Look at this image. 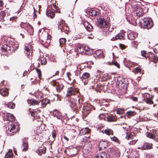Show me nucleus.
Returning <instances> with one entry per match:
<instances>
[{
    "mask_svg": "<svg viewBox=\"0 0 158 158\" xmlns=\"http://www.w3.org/2000/svg\"><path fill=\"white\" fill-rule=\"evenodd\" d=\"M78 90L74 87L68 88L67 91L66 96L73 95H76V93L78 95L74 98L70 97L68 98V104L73 113L76 114L79 113L83 105V96L78 94Z\"/></svg>",
    "mask_w": 158,
    "mask_h": 158,
    "instance_id": "1",
    "label": "nucleus"
},
{
    "mask_svg": "<svg viewBox=\"0 0 158 158\" xmlns=\"http://www.w3.org/2000/svg\"><path fill=\"white\" fill-rule=\"evenodd\" d=\"M18 47V44L13 41L10 42L8 44H5L1 47V54L2 55H5L7 56L11 54V48L13 51H15Z\"/></svg>",
    "mask_w": 158,
    "mask_h": 158,
    "instance_id": "2",
    "label": "nucleus"
},
{
    "mask_svg": "<svg viewBox=\"0 0 158 158\" xmlns=\"http://www.w3.org/2000/svg\"><path fill=\"white\" fill-rule=\"evenodd\" d=\"M141 27L148 29L151 28L153 26V22L151 18H144L139 22Z\"/></svg>",
    "mask_w": 158,
    "mask_h": 158,
    "instance_id": "3",
    "label": "nucleus"
},
{
    "mask_svg": "<svg viewBox=\"0 0 158 158\" xmlns=\"http://www.w3.org/2000/svg\"><path fill=\"white\" fill-rule=\"evenodd\" d=\"M20 26L21 28L26 30L29 34L31 35L33 33V27L29 23L21 22Z\"/></svg>",
    "mask_w": 158,
    "mask_h": 158,
    "instance_id": "4",
    "label": "nucleus"
},
{
    "mask_svg": "<svg viewBox=\"0 0 158 158\" xmlns=\"http://www.w3.org/2000/svg\"><path fill=\"white\" fill-rule=\"evenodd\" d=\"M58 28L60 29L62 32H66L69 31V28L67 27L65 24V22L62 19H61L58 24Z\"/></svg>",
    "mask_w": 158,
    "mask_h": 158,
    "instance_id": "5",
    "label": "nucleus"
},
{
    "mask_svg": "<svg viewBox=\"0 0 158 158\" xmlns=\"http://www.w3.org/2000/svg\"><path fill=\"white\" fill-rule=\"evenodd\" d=\"M98 22V27L101 28H107L108 27L107 21L104 18L99 19Z\"/></svg>",
    "mask_w": 158,
    "mask_h": 158,
    "instance_id": "6",
    "label": "nucleus"
},
{
    "mask_svg": "<svg viewBox=\"0 0 158 158\" xmlns=\"http://www.w3.org/2000/svg\"><path fill=\"white\" fill-rule=\"evenodd\" d=\"M90 76V74L87 72L84 73L81 76L80 78L81 79L84 85H86L88 83Z\"/></svg>",
    "mask_w": 158,
    "mask_h": 158,
    "instance_id": "7",
    "label": "nucleus"
},
{
    "mask_svg": "<svg viewBox=\"0 0 158 158\" xmlns=\"http://www.w3.org/2000/svg\"><path fill=\"white\" fill-rule=\"evenodd\" d=\"M52 114L54 117H56L58 119L60 120L63 123L64 118L61 114V113L56 110H54L52 111Z\"/></svg>",
    "mask_w": 158,
    "mask_h": 158,
    "instance_id": "8",
    "label": "nucleus"
},
{
    "mask_svg": "<svg viewBox=\"0 0 158 158\" xmlns=\"http://www.w3.org/2000/svg\"><path fill=\"white\" fill-rule=\"evenodd\" d=\"M121 32L117 34L114 37H113L111 40L114 41L117 39H125L124 35L125 31L123 30L121 31Z\"/></svg>",
    "mask_w": 158,
    "mask_h": 158,
    "instance_id": "9",
    "label": "nucleus"
},
{
    "mask_svg": "<svg viewBox=\"0 0 158 158\" xmlns=\"http://www.w3.org/2000/svg\"><path fill=\"white\" fill-rule=\"evenodd\" d=\"M90 106L89 105H84L82 111V115L86 116L90 112Z\"/></svg>",
    "mask_w": 158,
    "mask_h": 158,
    "instance_id": "10",
    "label": "nucleus"
},
{
    "mask_svg": "<svg viewBox=\"0 0 158 158\" xmlns=\"http://www.w3.org/2000/svg\"><path fill=\"white\" fill-rule=\"evenodd\" d=\"M94 56L95 57L103 58L104 57L103 51L100 49L97 50L94 52Z\"/></svg>",
    "mask_w": 158,
    "mask_h": 158,
    "instance_id": "11",
    "label": "nucleus"
},
{
    "mask_svg": "<svg viewBox=\"0 0 158 158\" xmlns=\"http://www.w3.org/2000/svg\"><path fill=\"white\" fill-rule=\"evenodd\" d=\"M137 33L134 32H131L129 31L127 32V37L128 39L130 40L135 39L137 37Z\"/></svg>",
    "mask_w": 158,
    "mask_h": 158,
    "instance_id": "12",
    "label": "nucleus"
},
{
    "mask_svg": "<svg viewBox=\"0 0 158 158\" xmlns=\"http://www.w3.org/2000/svg\"><path fill=\"white\" fill-rule=\"evenodd\" d=\"M87 13L90 16L96 17L99 15V12L95 10L90 9L88 10L87 11Z\"/></svg>",
    "mask_w": 158,
    "mask_h": 158,
    "instance_id": "13",
    "label": "nucleus"
},
{
    "mask_svg": "<svg viewBox=\"0 0 158 158\" xmlns=\"http://www.w3.org/2000/svg\"><path fill=\"white\" fill-rule=\"evenodd\" d=\"M83 24L87 31L91 32L93 30V26L88 22L86 21L84 22Z\"/></svg>",
    "mask_w": 158,
    "mask_h": 158,
    "instance_id": "14",
    "label": "nucleus"
},
{
    "mask_svg": "<svg viewBox=\"0 0 158 158\" xmlns=\"http://www.w3.org/2000/svg\"><path fill=\"white\" fill-rule=\"evenodd\" d=\"M27 140V138H25L23 139L22 146H21L22 148H23L22 150V151H26L28 149V146Z\"/></svg>",
    "mask_w": 158,
    "mask_h": 158,
    "instance_id": "15",
    "label": "nucleus"
},
{
    "mask_svg": "<svg viewBox=\"0 0 158 158\" xmlns=\"http://www.w3.org/2000/svg\"><path fill=\"white\" fill-rule=\"evenodd\" d=\"M148 57L149 58L153 59V62L155 63H156L158 62V58L157 56L151 52H149V55H148Z\"/></svg>",
    "mask_w": 158,
    "mask_h": 158,
    "instance_id": "16",
    "label": "nucleus"
},
{
    "mask_svg": "<svg viewBox=\"0 0 158 158\" xmlns=\"http://www.w3.org/2000/svg\"><path fill=\"white\" fill-rule=\"evenodd\" d=\"M152 143H145L141 146V149L142 150L150 149L152 148Z\"/></svg>",
    "mask_w": 158,
    "mask_h": 158,
    "instance_id": "17",
    "label": "nucleus"
},
{
    "mask_svg": "<svg viewBox=\"0 0 158 158\" xmlns=\"http://www.w3.org/2000/svg\"><path fill=\"white\" fill-rule=\"evenodd\" d=\"M31 47L30 44H26L25 45V52L26 53L28 56L32 55V53L30 52V50L31 49Z\"/></svg>",
    "mask_w": 158,
    "mask_h": 158,
    "instance_id": "18",
    "label": "nucleus"
},
{
    "mask_svg": "<svg viewBox=\"0 0 158 158\" xmlns=\"http://www.w3.org/2000/svg\"><path fill=\"white\" fill-rule=\"evenodd\" d=\"M100 158H110V153L106 152H103L97 154Z\"/></svg>",
    "mask_w": 158,
    "mask_h": 158,
    "instance_id": "19",
    "label": "nucleus"
},
{
    "mask_svg": "<svg viewBox=\"0 0 158 158\" xmlns=\"http://www.w3.org/2000/svg\"><path fill=\"white\" fill-rule=\"evenodd\" d=\"M53 85L56 86V89L57 92H60L64 87L63 85L61 83H58L57 81H55L53 84Z\"/></svg>",
    "mask_w": 158,
    "mask_h": 158,
    "instance_id": "20",
    "label": "nucleus"
},
{
    "mask_svg": "<svg viewBox=\"0 0 158 158\" xmlns=\"http://www.w3.org/2000/svg\"><path fill=\"white\" fill-rule=\"evenodd\" d=\"M110 144V143L108 142L107 141H101L100 142L99 146H101V148H106Z\"/></svg>",
    "mask_w": 158,
    "mask_h": 158,
    "instance_id": "21",
    "label": "nucleus"
},
{
    "mask_svg": "<svg viewBox=\"0 0 158 158\" xmlns=\"http://www.w3.org/2000/svg\"><path fill=\"white\" fill-rule=\"evenodd\" d=\"M0 94L3 96H6L8 95V93L6 89L2 87L0 89Z\"/></svg>",
    "mask_w": 158,
    "mask_h": 158,
    "instance_id": "22",
    "label": "nucleus"
},
{
    "mask_svg": "<svg viewBox=\"0 0 158 158\" xmlns=\"http://www.w3.org/2000/svg\"><path fill=\"white\" fill-rule=\"evenodd\" d=\"M40 102L38 101H36V100L32 99H28L27 100V102L28 104H30L32 105H38L40 103Z\"/></svg>",
    "mask_w": 158,
    "mask_h": 158,
    "instance_id": "23",
    "label": "nucleus"
},
{
    "mask_svg": "<svg viewBox=\"0 0 158 158\" xmlns=\"http://www.w3.org/2000/svg\"><path fill=\"white\" fill-rule=\"evenodd\" d=\"M15 124H9L8 126V128H7V127H6V130L7 131V130L9 131L10 132L12 131V132H15V131H14L15 130Z\"/></svg>",
    "mask_w": 158,
    "mask_h": 158,
    "instance_id": "24",
    "label": "nucleus"
},
{
    "mask_svg": "<svg viewBox=\"0 0 158 158\" xmlns=\"http://www.w3.org/2000/svg\"><path fill=\"white\" fill-rule=\"evenodd\" d=\"M41 105L44 108L46 107L47 104L50 103V100L49 99L45 98L41 101Z\"/></svg>",
    "mask_w": 158,
    "mask_h": 158,
    "instance_id": "25",
    "label": "nucleus"
},
{
    "mask_svg": "<svg viewBox=\"0 0 158 158\" xmlns=\"http://www.w3.org/2000/svg\"><path fill=\"white\" fill-rule=\"evenodd\" d=\"M55 15V13L51 10L49 9L48 10H47L46 15L48 17H49L51 18H53Z\"/></svg>",
    "mask_w": 158,
    "mask_h": 158,
    "instance_id": "26",
    "label": "nucleus"
},
{
    "mask_svg": "<svg viewBox=\"0 0 158 158\" xmlns=\"http://www.w3.org/2000/svg\"><path fill=\"white\" fill-rule=\"evenodd\" d=\"M142 11L143 10L142 8L138 9L135 11V15L138 17H141L143 15Z\"/></svg>",
    "mask_w": 158,
    "mask_h": 158,
    "instance_id": "27",
    "label": "nucleus"
},
{
    "mask_svg": "<svg viewBox=\"0 0 158 158\" xmlns=\"http://www.w3.org/2000/svg\"><path fill=\"white\" fill-rule=\"evenodd\" d=\"M107 119L109 122H114L116 121L115 117L113 115H110L107 117Z\"/></svg>",
    "mask_w": 158,
    "mask_h": 158,
    "instance_id": "28",
    "label": "nucleus"
},
{
    "mask_svg": "<svg viewBox=\"0 0 158 158\" xmlns=\"http://www.w3.org/2000/svg\"><path fill=\"white\" fill-rule=\"evenodd\" d=\"M46 152V149L45 148H43L42 149H39L36 151V152L37 153L38 155L40 156H41L42 154H44Z\"/></svg>",
    "mask_w": 158,
    "mask_h": 158,
    "instance_id": "29",
    "label": "nucleus"
},
{
    "mask_svg": "<svg viewBox=\"0 0 158 158\" xmlns=\"http://www.w3.org/2000/svg\"><path fill=\"white\" fill-rule=\"evenodd\" d=\"M85 50L86 53L88 55H91L93 52V50L88 48V47L85 48Z\"/></svg>",
    "mask_w": 158,
    "mask_h": 158,
    "instance_id": "30",
    "label": "nucleus"
},
{
    "mask_svg": "<svg viewBox=\"0 0 158 158\" xmlns=\"http://www.w3.org/2000/svg\"><path fill=\"white\" fill-rule=\"evenodd\" d=\"M85 48L84 46H79L77 48V52L79 53L83 52L85 50Z\"/></svg>",
    "mask_w": 158,
    "mask_h": 158,
    "instance_id": "31",
    "label": "nucleus"
},
{
    "mask_svg": "<svg viewBox=\"0 0 158 158\" xmlns=\"http://www.w3.org/2000/svg\"><path fill=\"white\" fill-rule=\"evenodd\" d=\"M141 55L145 57L146 59H147V57L148 58V55H149V52L148 53H146V51L144 50L141 51Z\"/></svg>",
    "mask_w": 158,
    "mask_h": 158,
    "instance_id": "32",
    "label": "nucleus"
},
{
    "mask_svg": "<svg viewBox=\"0 0 158 158\" xmlns=\"http://www.w3.org/2000/svg\"><path fill=\"white\" fill-rule=\"evenodd\" d=\"M6 14L3 11H1L0 12V20H3Z\"/></svg>",
    "mask_w": 158,
    "mask_h": 158,
    "instance_id": "33",
    "label": "nucleus"
},
{
    "mask_svg": "<svg viewBox=\"0 0 158 158\" xmlns=\"http://www.w3.org/2000/svg\"><path fill=\"white\" fill-rule=\"evenodd\" d=\"M41 64L42 65H44L47 63V61L45 58H42L41 59Z\"/></svg>",
    "mask_w": 158,
    "mask_h": 158,
    "instance_id": "34",
    "label": "nucleus"
},
{
    "mask_svg": "<svg viewBox=\"0 0 158 158\" xmlns=\"http://www.w3.org/2000/svg\"><path fill=\"white\" fill-rule=\"evenodd\" d=\"M13 153L12 152H8L5 156V158H11L12 157Z\"/></svg>",
    "mask_w": 158,
    "mask_h": 158,
    "instance_id": "35",
    "label": "nucleus"
},
{
    "mask_svg": "<svg viewBox=\"0 0 158 158\" xmlns=\"http://www.w3.org/2000/svg\"><path fill=\"white\" fill-rule=\"evenodd\" d=\"M104 126V125L102 124H99L98 126V130L99 131L102 132L103 130H102V129L103 127Z\"/></svg>",
    "mask_w": 158,
    "mask_h": 158,
    "instance_id": "36",
    "label": "nucleus"
},
{
    "mask_svg": "<svg viewBox=\"0 0 158 158\" xmlns=\"http://www.w3.org/2000/svg\"><path fill=\"white\" fill-rule=\"evenodd\" d=\"M145 101L148 104H152L153 103V101L148 98H147Z\"/></svg>",
    "mask_w": 158,
    "mask_h": 158,
    "instance_id": "37",
    "label": "nucleus"
},
{
    "mask_svg": "<svg viewBox=\"0 0 158 158\" xmlns=\"http://www.w3.org/2000/svg\"><path fill=\"white\" fill-rule=\"evenodd\" d=\"M135 113L133 111H128L127 112V114L128 116H132L134 115Z\"/></svg>",
    "mask_w": 158,
    "mask_h": 158,
    "instance_id": "38",
    "label": "nucleus"
},
{
    "mask_svg": "<svg viewBox=\"0 0 158 158\" xmlns=\"http://www.w3.org/2000/svg\"><path fill=\"white\" fill-rule=\"evenodd\" d=\"M114 148H109L106 151L107 153H110V155L112 153V152L114 151Z\"/></svg>",
    "mask_w": 158,
    "mask_h": 158,
    "instance_id": "39",
    "label": "nucleus"
},
{
    "mask_svg": "<svg viewBox=\"0 0 158 158\" xmlns=\"http://www.w3.org/2000/svg\"><path fill=\"white\" fill-rule=\"evenodd\" d=\"M9 67L6 65H4L2 67L1 69L2 71H5L6 70H9Z\"/></svg>",
    "mask_w": 158,
    "mask_h": 158,
    "instance_id": "40",
    "label": "nucleus"
},
{
    "mask_svg": "<svg viewBox=\"0 0 158 158\" xmlns=\"http://www.w3.org/2000/svg\"><path fill=\"white\" fill-rule=\"evenodd\" d=\"M111 139L112 140L115 142H117L118 143H120V141L118 140V139L115 136L113 137Z\"/></svg>",
    "mask_w": 158,
    "mask_h": 158,
    "instance_id": "41",
    "label": "nucleus"
},
{
    "mask_svg": "<svg viewBox=\"0 0 158 158\" xmlns=\"http://www.w3.org/2000/svg\"><path fill=\"white\" fill-rule=\"evenodd\" d=\"M66 39L65 38H61L59 39V42L60 44H64L66 42Z\"/></svg>",
    "mask_w": 158,
    "mask_h": 158,
    "instance_id": "42",
    "label": "nucleus"
},
{
    "mask_svg": "<svg viewBox=\"0 0 158 158\" xmlns=\"http://www.w3.org/2000/svg\"><path fill=\"white\" fill-rule=\"evenodd\" d=\"M147 136L148 137L153 139H155L156 138L155 136L153 134L150 133L148 134Z\"/></svg>",
    "mask_w": 158,
    "mask_h": 158,
    "instance_id": "43",
    "label": "nucleus"
},
{
    "mask_svg": "<svg viewBox=\"0 0 158 158\" xmlns=\"http://www.w3.org/2000/svg\"><path fill=\"white\" fill-rule=\"evenodd\" d=\"M15 107V104L14 103H10L8 105V107L11 109H13Z\"/></svg>",
    "mask_w": 158,
    "mask_h": 158,
    "instance_id": "44",
    "label": "nucleus"
},
{
    "mask_svg": "<svg viewBox=\"0 0 158 158\" xmlns=\"http://www.w3.org/2000/svg\"><path fill=\"white\" fill-rule=\"evenodd\" d=\"M81 72L80 71H79L78 70H76L75 71V74L76 76H78L79 75V77L81 78Z\"/></svg>",
    "mask_w": 158,
    "mask_h": 158,
    "instance_id": "45",
    "label": "nucleus"
},
{
    "mask_svg": "<svg viewBox=\"0 0 158 158\" xmlns=\"http://www.w3.org/2000/svg\"><path fill=\"white\" fill-rule=\"evenodd\" d=\"M36 71L37 72V73L38 74V77L39 79H40V77H41V71L40 69H36Z\"/></svg>",
    "mask_w": 158,
    "mask_h": 158,
    "instance_id": "46",
    "label": "nucleus"
},
{
    "mask_svg": "<svg viewBox=\"0 0 158 158\" xmlns=\"http://www.w3.org/2000/svg\"><path fill=\"white\" fill-rule=\"evenodd\" d=\"M8 117H10V118L11 119L12 121H13L15 119V118L14 116L12 114H9L8 115Z\"/></svg>",
    "mask_w": 158,
    "mask_h": 158,
    "instance_id": "47",
    "label": "nucleus"
},
{
    "mask_svg": "<svg viewBox=\"0 0 158 158\" xmlns=\"http://www.w3.org/2000/svg\"><path fill=\"white\" fill-rule=\"evenodd\" d=\"M117 112L118 114H121L123 112V110L122 109H118Z\"/></svg>",
    "mask_w": 158,
    "mask_h": 158,
    "instance_id": "48",
    "label": "nucleus"
},
{
    "mask_svg": "<svg viewBox=\"0 0 158 158\" xmlns=\"http://www.w3.org/2000/svg\"><path fill=\"white\" fill-rule=\"evenodd\" d=\"M112 64L117 67L118 68H120L119 64L116 61H113L112 62Z\"/></svg>",
    "mask_w": 158,
    "mask_h": 158,
    "instance_id": "49",
    "label": "nucleus"
},
{
    "mask_svg": "<svg viewBox=\"0 0 158 158\" xmlns=\"http://www.w3.org/2000/svg\"><path fill=\"white\" fill-rule=\"evenodd\" d=\"M30 113L31 114V116L33 117H35V114L36 113V111H30Z\"/></svg>",
    "mask_w": 158,
    "mask_h": 158,
    "instance_id": "50",
    "label": "nucleus"
},
{
    "mask_svg": "<svg viewBox=\"0 0 158 158\" xmlns=\"http://www.w3.org/2000/svg\"><path fill=\"white\" fill-rule=\"evenodd\" d=\"M124 85L125 84L123 83V82L122 81H120L118 84V85L121 87H124Z\"/></svg>",
    "mask_w": 158,
    "mask_h": 158,
    "instance_id": "51",
    "label": "nucleus"
},
{
    "mask_svg": "<svg viewBox=\"0 0 158 158\" xmlns=\"http://www.w3.org/2000/svg\"><path fill=\"white\" fill-rule=\"evenodd\" d=\"M17 18V17L13 16V17L10 18V20L11 21H12V22H13L16 21Z\"/></svg>",
    "mask_w": 158,
    "mask_h": 158,
    "instance_id": "52",
    "label": "nucleus"
},
{
    "mask_svg": "<svg viewBox=\"0 0 158 158\" xmlns=\"http://www.w3.org/2000/svg\"><path fill=\"white\" fill-rule=\"evenodd\" d=\"M104 132L105 134L108 135H110V131L109 129L105 130Z\"/></svg>",
    "mask_w": 158,
    "mask_h": 158,
    "instance_id": "53",
    "label": "nucleus"
},
{
    "mask_svg": "<svg viewBox=\"0 0 158 158\" xmlns=\"http://www.w3.org/2000/svg\"><path fill=\"white\" fill-rule=\"evenodd\" d=\"M135 71L138 73H140L141 72V70L139 67H137L135 68Z\"/></svg>",
    "mask_w": 158,
    "mask_h": 158,
    "instance_id": "54",
    "label": "nucleus"
},
{
    "mask_svg": "<svg viewBox=\"0 0 158 158\" xmlns=\"http://www.w3.org/2000/svg\"><path fill=\"white\" fill-rule=\"evenodd\" d=\"M52 137L53 138V139L55 140V137H56V133L55 132L52 131Z\"/></svg>",
    "mask_w": 158,
    "mask_h": 158,
    "instance_id": "55",
    "label": "nucleus"
},
{
    "mask_svg": "<svg viewBox=\"0 0 158 158\" xmlns=\"http://www.w3.org/2000/svg\"><path fill=\"white\" fill-rule=\"evenodd\" d=\"M136 142V141L135 140H133L132 141H131L129 143V144L130 145H132L135 143Z\"/></svg>",
    "mask_w": 158,
    "mask_h": 158,
    "instance_id": "56",
    "label": "nucleus"
},
{
    "mask_svg": "<svg viewBox=\"0 0 158 158\" xmlns=\"http://www.w3.org/2000/svg\"><path fill=\"white\" fill-rule=\"evenodd\" d=\"M52 6L54 8L55 10H57L58 7L57 6L56 4H53Z\"/></svg>",
    "mask_w": 158,
    "mask_h": 158,
    "instance_id": "57",
    "label": "nucleus"
},
{
    "mask_svg": "<svg viewBox=\"0 0 158 158\" xmlns=\"http://www.w3.org/2000/svg\"><path fill=\"white\" fill-rule=\"evenodd\" d=\"M132 99L134 101H136L138 99L136 97H133L132 98Z\"/></svg>",
    "mask_w": 158,
    "mask_h": 158,
    "instance_id": "58",
    "label": "nucleus"
},
{
    "mask_svg": "<svg viewBox=\"0 0 158 158\" xmlns=\"http://www.w3.org/2000/svg\"><path fill=\"white\" fill-rule=\"evenodd\" d=\"M148 96L147 97V98H152L154 96L153 95H150V94H148Z\"/></svg>",
    "mask_w": 158,
    "mask_h": 158,
    "instance_id": "59",
    "label": "nucleus"
},
{
    "mask_svg": "<svg viewBox=\"0 0 158 158\" xmlns=\"http://www.w3.org/2000/svg\"><path fill=\"white\" fill-rule=\"evenodd\" d=\"M127 136V139H131L133 137V135H132L131 134H130L128 135Z\"/></svg>",
    "mask_w": 158,
    "mask_h": 158,
    "instance_id": "60",
    "label": "nucleus"
},
{
    "mask_svg": "<svg viewBox=\"0 0 158 158\" xmlns=\"http://www.w3.org/2000/svg\"><path fill=\"white\" fill-rule=\"evenodd\" d=\"M27 72L26 71H25L23 73V76H25L27 74Z\"/></svg>",
    "mask_w": 158,
    "mask_h": 158,
    "instance_id": "61",
    "label": "nucleus"
},
{
    "mask_svg": "<svg viewBox=\"0 0 158 158\" xmlns=\"http://www.w3.org/2000/svg\"><path fill=\"white\" fill-rule=\"evenodd\" d=\"M64 139L66 140L67 141H68L69 139H68V138L67 137H66L65 136H64Z\"/></svg>",
    "mask_w": 158,
    "mask_h": 158,
    "instance_id": "62",
    "label": "nucleus"
},
{
    "mask_svg": "<svg viewBox=\"0 0 158 158\" xmlns=\"http://www.w3.org/2000/svg\"><path fill=\"white\" fill-rule=\"evenodd\" d=\"M59 73V71H56V72L55 73V74L53 75V76H54L57 75V74H58Z\"/></svg>",
    "mask_w": 158,
    "mask_h": 158,
    "instance_id": "63",
    "label": "nucleus"
},
{
    "mask_svg": "<svg viewBox=\"0 0 158 158\" xmlns=\"http://www.w3.org/2000/svg\"><path fill=\"white\" fill-rule=\"evenodd\" d=\"M67 76L69 77L70 75V73L69 72H67L66 73Z\"/></svg>",
    "mask_w": 158,
    "mask_h": 158,
    "instance_id": "64",
    "label": "nucleus"
}]
</instances>
